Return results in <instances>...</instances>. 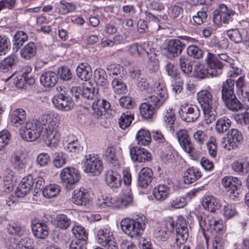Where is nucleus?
I'll return each instance as SVG.
<instances>
[{"instance_id": "56", "label": "nucleus", "mask_w": 249, "mask_h": 249, "mask_svg": "<svg viewBox=\"0 0 249 249\" xmlns=\"http://www.w3.org/2000/svg\"><path fill=\"white\" fill-rule=\"evenodd\" d=\"M179 66L182 71L186 75H189L192 71V66L189 60L185 57L181 56L179 59Z\"/></svg>"}, {"instance_id": "9", "label": "nucleus", "mask_w": 249, "mask_h": 249, "mask_svg": "<svg viewBox=\"0 0 249 249\" xmlns=\"http://www.w3.org/2000/svg\"><path fill=\"white\" fill-rule=\"evenodd\" d=\"M235 12L229 9L225 4H221L219 9L215 10L213 14V20L215 24L219 25L220 23L229 24L233 20Z\"/></svg>"}, {"instance_id": "10", "label": "nucleus", "mask_w": 249, "mask_h": 249, "mask_svg": "<svg viewBox=\"0 0 249 249\" xmlns=\"http://www.w3.org/2000/svg\"><path fill=\"white\" fill-rule=\"evenodd\" d=\"M128 53L132 56L137 57L142 56L146 54L149 57L150 61L153 62L154 64L153 66L155 71V77H156V73L160 72L158 71V59L156 58L155 54H149L148 52L146 51L144 47L141 44L138 43H134L128 46L127 48Z\"/></svg>"}, {"instance_id": "23", "label": "nucleus", "mask_w": 249, "mask_h": 249, "mask_svg": "<svg viewBox=\"0 0 249 249\" xmlns=\"http://www.w3.org/2000/svg\"><path fill=\"white\" fill-rule=\"evenodd\" d=\"M153 179L152 170L150 168L143 167L139 173L137 186L142 189H146L152 182Z\"/></svg>"}, {"instance_id": "7", "label": "nucleus", "mask_w": 249, "mask_h": 249, "mask_svg": "<svg viewBox=\"0 0 249 249\" xmlns=\"http://www.w3.org/2000/svg\"><path fill=\"white\" fill-rule=\"evenodd\" d=\"M199 224L203 232L209 231L213 235L220 233L226 230L222 220L215 218L212 215L200 217Z\"/></svg>"}, {"instance_id": "4", "label": "nucleus", "mask_w": 249, "mask_h": 249, "mask_svg": "<svg viewBox=\"0 0 249 249\" xmlns=\"http://www.w3.org/2000/svg\"><path fill=\"white\" fill-rule=\"evenodd\" d=\"M147 222L144 215L139 214L132 219H123L121 226L122 231L129 237L137 238L142 234Z\"/></svg>"}, {"instance_id": "64", "label": "nucleus", "mask_w": 249, "mask_h": 249, "mask_svg": "<svg viewBox=\"0 0 249 249\" xmlns=\"http://www.w3.org/2000/svg\"><path fill=\"white\" fill-rule=\"evenodd\" d=\"M97 205L101 209L111 208V197L109 196L103 195L99 198Z\"/></svg>"}, {"instance_id": "43", "label": "nucleus", "mask_w": 249, "mask_h": 249, "mask_svg": "<svg viewBox=\"0 0 249 249\" xmlns=\"http://www.w3.org/2000/svg\"><path fill=\"white\" fill-rule=\"evenodd\" d=\"M227 107L233 111H237L243 107L242 104L237 99L236 95L222 99Z\"/></svg>"}, {"instance_id": "49", "label": "nucleus", "mask_w": 249, "mask_h": 249, "mask_svg": "<svg viewBox=\"0 0 249 249\" xmlns=\"http://www.w3.org/2000/svg\"><path fill=\"white\" fill-rule=\"evenodd\" d=\"M194 76L199 79H205L210 76V71L207 66L197 64L194 71Z\"/></svg>"}, {"instance_id": "2", "label": "nucleus", "mask_w": 249, "mask_h": 249, "mask_svg": "<svg viewBox=\"0 0 249 249\" xmlns=\"http://www.w3.org/2000/svg\"><path fill=\"white\" fill-rule=\"evenodd\" d=\"M153 87L149 88L148 84L144 81L139 82L137 87L139 90L147 93V102L142 103L139 107L140 114L145 119H151L155 112L161 107L168 99V94L164 81L160 73H156V77Z\"/></svg>"}, {"instance_id": "45", "label": "nucleus", "mask_w": 249, "mask_h": 249, "mask_svg": "<svg viewBox=\"0 0 249 249\" xmlns=\"http://www.w3.org/2000/svg\"><path fill=\"white\" fill-rule=\"evenodd\" d=\"M54 223L56 227L61 230H66L70 227L71 220L66 214H59L56 216Z\"/></svg>"}, {"instance_id": "32", "label": "nucleus", "mask_w": 249, "mask_h": 249, "mask_svg": "<svg viewBox=\"0 0 249 249\" xmlns=\"http://www.w3.org/2000/svg\"><path fill=\"white\" fill-rule=\"evenodd\" d=\"M231 168L239 175H245L249 172V160L247 158L235 160L232 163Z\"/></svg>"}, {"instance_id": "1", "label": "nucleus", "mask_w": 249, "mask_h": 249, "mask_svg": "<svg viewBox=\"0 0 249 249\" xmlns=\"http://www.w3.org/2000/svg\"><path fill=\"white\" fill-rule=\"evenodd\" d=\"M60 119V115L55 112L43 114L37 120L26 122L19 129V134L23 140L33 142L40 137L45 126L43 134L45 143L48 146L55 147L60 140L58 129Z\"/></svg>"}, {"instance_id": "24", "label": "nucleus", "mask_w": 249, "mask_h": 249, "mask_svg": "<svg viewBox=\"0 0 249 249\" xmlns=\"http://www.w3.org/2000/svg\"><path fill=\"white\" fill-rule=\"evenodd\" d=\"M105 179L107 185L112 189L118 188L122 184L121 176L116 170L110 169L107 171Z\"/></svg>"}, {"instance_id": "35", "label": "nucleus", "mask_w": 249, "mask_h": 249, "mask_svg": "<svg viewBox=\"0 0 249 249\" xmlns=\"http://www.w3.org/2000/svg\"><path fill=\"white\" fill-rule=\"evenodd\" d=\"M222 184L228 192L235 188H240L242 181L235 177L226 176L223 178Z\"/></svg>"}, {"instance_id": "60", "label": "nucleus", "mask_w": 249, "mask_h": 249, "mask_svg": "<svg viewBox=\"0 0 249 249\" xmlns=\"http://www.w3.org/2000/svg\"><path fill=\"white\" fill-rule=\"evenodd\" d=\"M175 120V116L172 109L169 108L164 113V121L166 124L169 125L170 129L172 131H174L172 125L174 124Z\"/></svg>"}, {"instance_id": "36", "label": "nucleus", "mask_w": 249, "mask_h": 249, "mask_svg": "<svg viewBox=\"0 0 249 249\" xmlns=\"http://www.w3.org/2000/svg\"><path fill=\"white\" fill-rule=\"evenodd\" d=\"M234 80L231 79H228L223 83L221 87V97L222 99L235 95L234 93Z\"/></svg>"}, {"instance_id": "11", "label": "nucleus", "mask_w": 249, "mask_h": 249, "mask_svg": "<svg viewBox=\"0 0 249 249\" xmlns=\"http://www.w3.org/2000/svg\"><path fill=\"white\" fill-rule=\"evenodd\" d=\"M178 113L181 119L187 122H193L200 116L199 108L195 105L188 104L181 105Z\"/></svg>"}, {"instance_id": "63", "label": "nucleus", "mask_w": 249, "mask_h": 249, "mask_svg": "<svg viewBox=\"0 0 249 249\" xmlns=\"http://www.w3.org/2000/svg\"><path fill=\"white\" fill-rule=\"evenodd\" d=\"M32 240L29 237L21 238L18 242L17 249H34L32 246Z\"/></svg>"}, {"instance_id": "53", "label": "nucleus", "mask_w": 249, "mask_h": 249, "mask_svg": "<svg viewBox=\"0 0 249 249\" xmlns=\"http://www.w3.org/2000/svg\"><path fill=\"white\" fill-rule=\"evenodd\" d=\"M53 165L56 168H60L66 163L67 156L62 152H55L53 154Z\"/></svg>"}, {"instance_id": "13", "label": "nucleus", "mask_w": 249, "mask_h": 249, "mask_svg": "<svg viewBox=\"0 0 249 249\" xmlns=\"http://www.w3.org/2000/svg\"><path fill=\"white\" fill-rule=\"evenodd\" d=\"M133 204L132 194L128 190H125L120 197H111V208L115 210L124 209Z\"/></svg>"}, {"instance_id": "61", "label": "nucleus", "mask_w": 249, "mask_h": 249, "mask_svg": "<svg viewBox=\"0 0 249 249\" xmlns=\"http://www.w3.org/2000/svg\"><path fill=\"white\" fill-rule=\"evenodd\" d=\"M8 230L10 234L21 236L23 234V227L19 223H13L8 225Z\"/></svg>"}, {"instance_id": "28", "label": "nucleus", "mask_w": 249, "mask_h": 249, "mask_svg": "<svg viewBox=\"0 0 249 249\" xmlns=\"http://www.w3.org/2000/svg\"><path fill=\"white\" fill-rule=\"evenodd\" d=\"M202 205L204 208L212 213L221 206L219 200L212 195H205L202 198Z\"/></svg>"}, {"instance_id": "20", "label": "nucleus", "mask_w": 249, "mask_h": 249, "mask_svg": "<svg viewBox=\"0 0 249 249\" xmlns=\"http://www.w3.org/2000/svg\"><path fill=\"white\" fill-rule=\"evenodd\" d=\"M243 139L241 133L238 129H231L228 132L227 142L223 147L228 150H232L238 146Z\"/></svg>"}, {"instance_id": "48", "label": "nucleus", "mask_w": 249, "mask_h": 249, "mask_svg": "<svg viewBox=\"0 0 249 249\" xmlns=\"http://www.w3.org/2000/svg\"><path fill=\"white\" fill-rule=\"evenodd\" d=\"M134 117L131 111H126L122 113L119 119L120 127L125 129L130 125Z\"/></svg>"}, {"instance_id": "16", "label": "nucleus", "mask_w": 249, "mask_h": 249, "mask_svg": "<svg viewBox=\"0 0 249 249\" xmlns=\"http://www.w3.org/2000/svg\"><path fill=\"white\" fill-rule=\"evenodd\" d=\"M205 62L210 71V76H217L222 73L223 64L215 54L208 53Z\"/></svg>"}, {"instance_id": "5", "label": "nucleus", "mask_w": 249, "mask_h": 249, "mask_svg": "<svg viewBox=\"0 0 249 249\" xmlns=\"http://www.w3.org/2000/svg\"><path fill=\"white\" fill-rule=\"evenodd\" d=\"M83 169L85 173L90 176H99L103 170V164L97 155H86L83 160Z\"/></svg>"}, {"instance_id": "44", "label": "nucleus", "mask_w": 249, "mask_h": 249, "mask_svg": "<svg viewBox=\"0 0 249 249\" xmlns=\"http://www.w3.org/2000/svg\"><path fill=\"white\" fill-rule=\"evenodd\" d=\"M231 124V121L228 117H221L216 121L215 130L219 133H223L229 129Z\"/></svg>"}, {"instance_id": "38", "label": "nucleus", "mask_w": 249, "mask_h": 249, "mask_svg": "<svg viewBox=\"0 0 249 249\" xmlns=\"http://www.w3.org/2000/svg\"><path fill=\"white\" fill-rule=\"evenodd\" d=\"M118 150L112 146H108L105 152V156L109 163L115 169L118 168L119 164L118 160Z\"/></svg>"}, {"instance_id": "33", "label": "nucleus", "mask_w": 249, "mask_h": 249, "mask_svg": "<svg viewBox=\"0 0 249 249\" xmlns=\"http://www.w3.org/2000/svg\"><path fill=\"white\" fill-rule=\"evenodd\" d=\"M76 74L83 81H87L92 75V70L90 65L86 62L81 63L77 67Z\"/></svg>"}, {"instance_id": "42", "label": "nucleus", "mask_w": 249, "mask_h": 249, "mask_svg": "<svg viewBox=\"0 0 249 249\" xmlns=\"http://www.w3.org/2000/svg\"><path fill=\"white\" fill-rule=\"evenodd\" d=\"M36 45L34 43L30 42L21 49L20 55L23 58L29 60L36 55Z\"/></svg>"}, {"instance_id": "22", "label": "nucleus", "mask_w": 249, "mask_h": 249, "mask_svg": "<svg viewBox=\"0 0 249 249\" xmlns=\"http://www.w3.org/2000/svg\"><path fill=\"white\" fill-rule=\"evenodd\" d=\"M34 184V178L31 175L23 178L17 188L16 195L18 197H24L30 192Z\"/></svg>"}, {"instance_id": "3", "label": "nucleus", "mask_w": 249, "mask_h": 249, "mask_svg": "<svg viewBox=\"0 0 249 249\" xmlns=\"http://www.w3.org/2000/svg\"><path fill=\"white\" fill-rule=\"evenodd\" d=\"M197 99L203 110L206 123L207 124L212 123L216 119V110L218 106L217 100L213 99L212 93L205 89L197 93Z\"/></svg>"}, {"instance_id": "57", "label": "nucleus", "mask_w": 249, "mask_h": 249, "mask_svg": "<svg viewBox=\"0 0 249 249\" xmlns=\"http://www.w3.org/2000/svg\"><path fill=\"white\" fill-rule=\"evenodd\" d=\"M227 35L231 40L235 43H239L243 40L241 34L237 29H232L227 31Z\"/></svg>"}, {"instance_id": "31", "label": "nucleus", "mask_w": 249, "mask_h": 249, "mask_svg": "<svg viewBox=\"0 0 249 249\" xmlns=\"http://www.w3.org/2000/svg\"><path fill=\"white\" fill-rule=\"evenodd\" d=\"M28 160L26 155L21 150L16 151L12 157V162L14 166L18 170L24 169Z\"/></svg>"}, {"instance_id": "30", "label": "nucleus", "mask_w": 249, "mask_h": 249, "mask_svg": "<svg viewBox=\"0 0 249 249\" xmlns=\"http://www.w3.org/2000/svg\"><path fill=\"white\" fill-rule=\"evenodd\" d=\"M58 79L56 73L52 71L43 72L40 77V82L45 87H53L54 86Z\"/></svg>"}, {"instance_id": "12", "label": "nucleus", "mask_w": 249, "mask_h": 249, "mask_svg": "<svg viewBox=\"0 0 249 249\" xmlns=\"http://www.w3.org/2000/svg\"><path fill=\"white\" fill-rule=\"evenodd\" d=\"M189 237L188 229L186 220L182 216L178 217L176 223V244L177 246L183 245Z\"/></svg>"}, {"instance_id": "21", "label": "nucleus", "mask_w": 249, "mask_h": 249, "mask_svg": "<svg viewBox=\"0 0 249 249\" xmlns=\"http://www.w3.org/2000/svg\"><path fill=\"white\" fill-rule=\"evenodd\" d=\"M129 153L132 160L135 162H146L151 159V154L146 149L139 147L133 146L130 148Z\"/></svg>"}, {"instance_id": "19", "label": "nucleus", "mask_w": 249, "mask_h": 249, "mask_svg": "<svg viewBox=\"0 0 249 249\" xmlns=\"http://www.w3.org/2000/svg\"><path fill=\"white\" fill-rule=\"evenodd\" d=\"M175 227L173 220L170 219L166 221L165 223L160 227H158L154 231V237L159 241H166L169 236L168 232H172Z\"/></svg>"}, {"instance_id": "15", "label": "nucleus", "mask_w": 249, "mask_h": 249, "mask_svg": "<svg viewBox=\"0 0 249 249\" xmlns=\"http://www.w3.org/2000/svg\"><path fill=\"white\" fill-rule=\"evenodd\" d=\"M106 71L102 69H97L94 72V80L98 86V90L102 91L105 96H108L110 91Z\"/></svg>"}, {"instance_id": "58", "label": "nucleus", "mask_w": 249, "mask_h": 249, "mask_svg": "<svg viewBox=\"0 0 249 249\" xmlns=\"http://www.w3.org/2000/svg\"><path fill=\"white\" fill-rule=\"evenodd\" d=\"M187 54L196 59L201 58L203 55V51L195 45H189L187 49Z\"/></svg>"}, {"instance_id": "6", "label": "nucleus", "mask_w": 249, "mask_h": 249, "mask_svg": "<svg viewBox=\"0 0 249 249\" xmlns=\"http://www.w3.org/2000/svg\"><path fill=\"white\" fill-rule=\"evenodd\" d=\"M95 238L97 243L106 249H119L111 228L108 226L98 229Z\"/></svg>"}, {"instance_id": "34", "label": "nucleus", "mask_w": 249, "mask_h": 249, "mask_svg": "<svg viewBox=\"0 0 249 249\" xmlns=\"http://www.w3.org/2000/svg\"><path fill=\"white\" fill-rule=\"evenodd\" d=\"M109 107V103L105 99H98L92 103V113L97 116H101Z\"/></svg>"}, {"instance_id": "40", "label": "nucleus", "mask_w": 249, "mask_h": 249, "mask_svg": "<svg viewBox=\"0 0 249 249\" xmlns=\"http://www.w3.org/2000/svg\"><path fill=\"white\" fill-rule=\"evenodd\" d=\"M176 154V151L172 145L168 143L162 146L160 157L163 161L169 162L172 161L174 160Z\"/></svg>"}, {"instance_id": "51", "label": "nucleus", "mask_w": 249, "mask_h": 249, "mask_svg": "<svg viewBox=\"0 0 249 249\" xmlns=\"http://www.w3.org/2000/svg\"><path fill=\"white\" fill-rule=\"evenodd\" d=\"M71 231L75 237L78 241L83 240V241H85L87 238L84 228L80 225L75 224L72 228Z\"/></svg>"}, {"instance_id": "47", "label": "nucleus", "mask_w": 249, "mask_h": 249, "mask_svg": "<svg viewBox=\"0 0 249 249\" xmlns=\"http://www.w3.org/2000/svg\"><path fill=\"white\" fill-rule=\"evenodd\" d=\"M16 62L14 55H10L0 61V71L5 72L12 69Z\"/></svg>"}, {"instance_id": "18", "label": "nucleus", "mask_w": 249, "mask_h": 249, "mask_svg": "<svg viewBox=\"0 0 249 249\" xmlns=\"http://www.w3.org/2000/svg\"><path fill=\"white\" fill-rule=\"evenodd\" d=\"M172 186V184L168 180L167 182L156 186L153 190V195L155 199L160 202L166 199L171 194Z\"/></svg>"}, {"instance_id": "46", "label": "nucleus", "mask_w": 249, "mask_h": 249, "mask_svg": "<svg viewBox=\"0 0 249 249\" xmlns=\"http://www.w3.org/2000/svg\"><path fill=\"white\" fill-rule=\"evenodd\" d=\"M60 187L57 184H50L42 190V194L46 198H52L57 196L60 192Z\"/></svg>"}, {"instance_id": "55", "label": "nucleus", "mask_w": 249, "mask_h": 249, "mask_svg": "<svg viewBox=\"0 0 249 249\" xmlns=\"http://www.w3.org/2000/svg\"><path fill=\"white\" fill-rule=\"evenodd\" d=\"M223 213L226 219H229L235 216L237 214V211L233 204L227 203L224 205Z\"/></svg>"}, {"instance_id": "27", "label": "nucleus", "mask_w": 249, "mask_h": 249, "mask_svg": "<svg viewBox=\"0 0 249 249\" xmlns=\"http://www.w3.org/2000/svg\"><path fill=\"white\" fill-rule=\"evenodd\" d=\"M89 200V194L88 191L83 188L75 189L71 197L73 203L79 206H85Z\"/></svg>"}, {"instance_id": "37", "label": "nucleus", "mask_w": 249, "mask_h": 249, "mask_svg": "<svg viewBox=\"0 0 249 249\" xmlns=\"http://www.w3.org/2000/svg\"><path fill=\"white\" fill-rule=\"evenodd\" d=\"M234 80L231 79H228L223 83L221 87V97L222 99L235 95L234 93Z\"/></svg>"}, {"instance_id": "17", "label": "nucleus", "mask_w": 249, "mask_h": 249, "mask_svg": "<svg viewBox=\"0 0 249 249\" xmlns=\"http://www.w3.org/2000/svg\"><path fill=\"white\" fill-rule=\"evenodd\" d=\"M60 178L64 183L72 185L78 182L81 177L79 171L73 167L63 168L60 173Z\"/></svg>"}, {"instance_id": "52", "label": "nucleus", "mask_w": 249, "mask_h": 249, "mask_svg": "<svg viewBox=\"0 0 249 249\" xmlns=\"http://www.w3.org/2000/svg\"><path fill=\"white\" fill-rule=\"evenodd\" d=\"M13 39V45L17 49H18L22 45L24 42L27 40L28 36L23 31H19L16 32Z\"/></svg>"}, {"instance_id": "50", "label": "nucleus", "mask_w": 249, "mask_h": 249, "mask_svg": "<svg viewBox=\"0 0 249 249\" xmlns=\"http://www.w3.org/2000/svg\"><path fill=\"white\" fill-rule=\"evenodd\" d=\"M111 86L114 91L116 94H123L126 91V85L119 78L114 77L113 78L111 82Z\"/></svg>"}, {"instance_id": "59", "label": "nucleus", "mask_w": 249, "mask_h": 249, "mask_svg": "<svg viewBox=\"0 0 249 249\" xmlns=\"http://www.w3.org/2000/svg\"><path fill=\"white\" fill-rule=\"evenodd\" d=\"M206 144L209 155L212 158H215L217 155V146L215 139L213 137L210 138Z\"/></svg>"}, {"instance_id": "8", "label": "nucleus", "mask_w": 249, "mask_h": 249, "mask_svg": "<svg viewBox=\"0 0 249 249\" xmlns=\"http://www.w3.org/2000/svg\"><path fill=\"white\" fill-rule=\"evenodd\" d=\"M56 90L59 93L55 95L53 98V104L58 109L64 111L70 110L73 107L72 101L70 97L65 95V90L61 87H57Z\"/></svg>"}, {"instance_id": "41", "label": "nucleus", "mask_w": 249, "mask_h": 249, "mask_svg": "<svg viewBox=\"0 0 249 249\" xmlns=\"http://www.w3.org/2000/svg\"><path fill=\"white\" fill-rule=\"evenodd\" d=\"M138 144L141 145H148L151 141V136L147 129L142 128L139 130L136 135Z\"/></svg>"}, {"instance_id": "39", "label": "nucleus", "mask_w": 249, "mask_h": 249, "mask_svg": "<svg viewBox=\"0 0 249 249\" xmlns=\"http://www.w3.org/2000/svg\"><path fill=\"white\" fill-rule=\"evenodd\" d=\"M201 177V172L197 168L190 167L185 172L184 181L186 184H190L195 182Z\"/></svg>"}, {"instance_id": "14", "label": "nucleus", "mask_w": 249, "mask_h": 249, "mask_svg": "<svg viewBox=\"0 0 249 249\" xmlns=\"http://www.w3.org/2000/svg\"><path fill=\"white\" fill-rule=\"evenodd\" d=\"M176 135L183 150L189 154L192 160H196V158L192 154L195 147L191 141L188 131L186 129H180L176 132Z\"/></svg>"}, {"instance_id": "29", "label": "nucleus", "mask_w": 249, "mask_h": 249, "mask_svg": "<svg viewBox=\"0 0 249 249\" xmlns=\"http://www.w3.org/2000/svg\"><path fill=\"white\" fill-rule=\"evenodd\" d=\"M185 47V44L179 40L171 39L167 44L168 53L171 56L176 57L180 54Z\"/></svg>"}, {"instance_id": "25", "label": "nucleus", "mask_w": 249, "mask_h": 249, "mask_svg": "<svg viewBox=\"0 0 249 249\" xmlns=\"http://www.w3.org/2000/svg\"><path fill=\"white\" fill-rule=\"evenodd\" d=\"M10 120L12 125L19 129L25 124L26 113L21 108L15 109L10 114Z\"/></svg>"}, {"instance_id": "26", "label": "nucleus", "mask_w": 249, "mask_h": 249, "mask_svg": "<svg viewBox=\"0 0 249 249\" xmlns=\"http://www.w3.org/2000/svg\"><path fill=\"white\" fill-rule=\"evenodd\" d=\"M31 227L34 235L37 238L44 239L49 234V228L44 222L33 221Z\"/></svg>"}, {"instance_id": "62", "label": "nucleus", "mask_w": 249, "mask_h": 249, "mask_svg": "<svg viewBox=\"0 0 249 249\" xmlns=\"http://www.w3.org/2000/svg\"><path fill=\"white\" fill-rule=\"evenodd\" d=\"M75 7L74 4L65 0L60 1L59 7V12L62 14H66L74 10Z\"/></svg>"}, {"instance_id": "54", "label": "nucleus", "mask_w": 249, "mask_h": 249, "mask_svg": "<svg viewBox=\"0 0 249 249\" xmlns=\"http://www.w3.org/2000/svg\"><path fill=\"white\" fill-rule=\"evenodd\" d=\"M129 76L136 81V84L142 81L146 82V81L141 77L142 71L137 66H133L130 67L128 70Z\"/></svg>"}]
</instances>
